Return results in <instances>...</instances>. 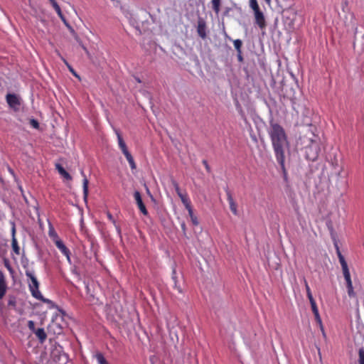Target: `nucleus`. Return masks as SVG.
Masks as SVG:
<instances>
[{
	"label": "nucleus",
	"mask_w": 364,
	"mask_h": 364,
	"mask_svg": "<svg viewBox=\"0 0 364 364\" xmlns=\"http://www.w3.org/2000/svg\"><path fill=\"white\" fill-rule=\"evenodd\" d=\"M198 33L202 38H206V33L205 31V24L203 23H199L198 26Z\"/></svg>",
	"instance_id": "nucleus-24"
},
{
	"label": "nucleus",
	"mask_w": 364,
	"mask_h": 364,
	"mask_svg": "<svg viewBox=\"0 0 364 364\" xmlns=\"http://www.w3.org/2000/svg\"><path fill=\"white\" fill-rule=\"evenodd\" d=\"M55 245L57 247V248L61 252V253L66 257V259L68 261V262L70 263V251L65 246L63 242L61 240H59L58 241H55Z\"/></svg>",
	"instance_id": "nucleus-8"
},
{
	"label": "nucleus",
	"mask_w": 364,
	"mask_h": 364,
	"mask_svg": "<svg viewBox=\"0 0 364 364\" xmlns=\"http://www.w3.org/2000/svg\"><path fill=\"white\" fill-rule=\"evenodd\" d=\"M55 168L56 170H58V173L66 180H72V176H70V174L68 171H66L65 169L60 164H55Z\"/></svg>",
	"instance_id": "nucleus-15"
},
{
	"label": "nucleus",
	"mask_w": 364,
	"mask_h": 364,
	"mask_svg": "<svg viewBox=\"0 0 364 364\" xmlns=\"http://www.w3.org/2000/svg\"><path fill=\"white\" fill-rule=\"evenodd\" d=\"M50 359L55 364H65L68 357L63 353L62 347L55 346L50 352Z\"/></svg>",
	"instance_id": "nucleus-5"
},
{
	"label": "nucleus",
	"mask_w": 364,
	"mask_h": 364,
	"mask_svg": "<svg viewBox=\"0 0 364 364\" xmlns=\"http://www.w3.org/2000/svg\"><path fill=\"white\" fill-rule=\"evenodd\" d=\"M186 210L188 212V215H189V217H190V218L191 220V222H192L193 225H195V226L198 225L199 222H198L197 216L195 215L194 213H193V210L192 206L191 205L189 207H187Z\"/></svg>",
	"instance_id": "nucleus-19"
},
{
	"label": "nucleus",
	"mask_w": 364,
	"mask_h": 364,
	"mask_svg": "<svg viewBox=\"0 0 364 364\" xmlns=\"http://www.w3.org/2000/svg\"><path fill=\"white\" fill-rule=\"evenodd\" d=\"M57 14H58V16H61L62 15H63L61 10L59 11L58 12H57Z\"/></svg>",
	"instance_id": "nucleus-47"
},
{
	"label": "nucleus",
	"mask_w": 364,
	"mask_h": 364,
	"mask_svg": "<svg viewBox=\"0 0 364 364\" xmlns=\"http://www.w3.org/2000/svg\"><path fill=\"white\" fill-rule=\"evenodd\" d=\"M304 284H305V287H306V295H307V297H308L309 300V301L314 300V297L312 296L310 287H309V286L308 284V282L306 280V279H304Z\"/></svg>",
	"instance_id": "nucleus-26"
},
{
	"label": "nucleus",
	"mask_w": 364,
	"mask_h": 364,
	"mask_svg": "<svg viewBox=\"0 0 364 364\" xmlns=\"http://www.w3.org/2000/svg\"><path fill=\"white\" fill-rule=\"evenodd\" d=\"M116 133L117 135L119 147L121 149L123 154L124 155V156L126 157L127 160L132 158L133 156H132L131 153L129 151L127 146L124 139H122L120 133L118 131H117Z\"/></svg>",
	"instance_id": "nucleus-6"
},
{
	"label": "nucleus",
	"mask_w": 364,
	"mask_h": 364,
	"mask_svg": "<svg viewBox=\"0 0 364 364\" xmlns=\"http://www.w3.org/2000/svg\"><path fill=\"white\" fill-rule=\"evenodd\" d=\"M250 6L254 12L255 23L260 29H264L267 26L266 20L263 12L260 10L257 1L250 0Z\"/></svg>",
	"instance_id": "nucleus-4"
},
{
	"label": "nucleus",
	"mask_w": 364,
	"mask_h": 364,
	"mask_svg": "<svg viewBox=\"0 0 364 364\" xmlns=\"http://www.w3.org/2000/svg\"><path fill=\"white\" fill-rule=\"evenodd\" d=\"M134 198L136 205H137L139 209L140 210V211L141 212V213L144 215H148L147 209H146L144 203H143L141 193L138 191H136L134 193Z\"/></svg>",
	"instance_id": "nucleus-7"
},
{
	"label": "nucleus",
	"mask_w": 364,
	"mask_h": 364,
	"mask_svg": "<svg viewBox=\"0 0 364 364\" xmlns=\"http://www.w3.org/2000/svg\"><path fill=\"white\" fill-rule=\"evenodd\" d=\"M80 45L85 52H87V48L82 44V43H81Z\"/></svg>",
	"instance_id": "nucleus-45"
},
{
	"label": "nucleus",
	"mask_w": 364,
	"mask_h": 364,
	"mask_svg": "<svg viewBox=\"0 0 364 364\" xmlns=\"http://www.w3.org/2000/svg\"><path fill=\"white\" fill-rule=\"evenodd\" d=\"M338 257L339 262H340L341 267H342L343 276L346 275V274H349L350 272H349V269L348 267L347 262H346L344 257L342 255V254L340 252V251L338 250Z\"/></svg>",
	"instance_id": "nucleus-13"
},
{
	"label": "nucleus",
	"mask_w": 364,
	"mask_h": 364,
	"mask_svg": "<svg viewBox=\"0 0 364 364\" xmlns=\"http://www.w3.org/2000/svg\"><path fill=\"white\" fill-rule=\"evenodd\" d=\"M8 304H9V306H15L16 302H15V301L11 299L9 301Z\"/></svg>",
	"instance_id": "nucleus-42"
},
{
	"label": "nucleus",
	"mask_w": 364,
	"mask_h": 364,
	"mask_svg": "<svg viewBox=\"0 0 364 364\" xmlns=\"http://www.w3.org/2000/svg\"><path fill=\"white\" fill-rule=\"evenodd\" d=\"M48 235L54 243L55 241L60 240L54 227L50 222H48Z\"/></svg>",
	"instance_id": "nucleus-14"
},
{
	"label": "nucleus",
	"mask_w": 364,
	"mask_h": 364,
	"mask_svg": "<svg viewBox=\"0 0 364 364\" xmlns=\"http://www.w3.org/2000/svg\"><path fill=\"white\" fill-rule=\"evenodd\" d=\"M264 1L267 3V4H268V5L271 4L272 0H264Z\"/></svg>",
	"instance_id": "nucleus-46"
},
{
	"label": "nucleus",
	"mask_w": 364,
	"mask_h": 364,
	"mask_svg": "<svg viewBox=\"0 0 364 364\" xmlns=\"http://www.w3.org/2000/svg\"><path fill=\"white\" fill-rule=\"evenodd\" d=\"M268 134L270 137L272 147L275 154L277 162L280 165L285 180L287 173L284 166L285 151L289 149V141L284 129L278 123L271 122Z\"/></svg>",
	"instance_id": "nucleus-1"
},
{
	"label": "nucleus",
	"mask_w": 364,
	"mask_h": 364,
	"mask_svg": "<svg viewBox=\"0 0 364 364\" xmlns=\"http://www.w3.org/2000/svg\"><path fill=\"white\" fill-rule=\"evenodd\" d=\"M203 165L205 166V169H206L208 172H210V166H209V165H208V164L207 161H206V160H203Z\"/></svg>",
	"instance_id": "nucleus-38"
},
{
	"label": "nucleus",
	"mask_w": 364,
	"mask_h": 364,
	"mask_svg": "<svg viewBox=\"0 0 364 364\" xmlns=\"http://www.w3.org/2000/svg\"><path fill=\"white\" fill-rule=\"evenodd\" d=\"M81 174L83 176V181H82L83 196H84V198L86 199L87 198V196H88V184H89V181L87 178V177L85 176L83 171H81Z\"/></svg>",
	"instance_id": "nucleus-18"
},
{
	"label": "nucleus",
	"mask_w": 364,
	"mask_h": 364,
	"mask_svg": "<svg viewBox=\"0 0 364 364\" xmlns=\"http://www.w3.org/2000/svg\"><path fill=\"white\" fill-rule=\"evenodd\" d=\"M359 364H364V349L359 350Z\"/></svg>",
	"instance_id": "nucleus-33"
},
{
	"label": "nucleus",
	"mask_w": 364,
	"mask_h": 364,
	"mask_svg": "<svg viewBox=\"0 0 364 364\" xmlns=\"http://www.w3.org/2000/svg\"><path fill=\"white\" fill-rule=\"evenodd\" d=\"M28 327L33 333L36 330L35 328V323L33 321H28Z\"/></svg>",
	"instance_id": "nucleus-35"
},
{
	"label": "nucleus",
	"mask_w": 364,
	"mask_h": 364,
	"mask_svg": "<svg viewBox=\"0 0 364 364\" xmlns=\"http://www.w3.org/2000/svg\"><path fill=\"white\" fill-rule=\"evenodd\" d=\"M226 193H227V199H228V201L229 205H230V209L231 212L232 213V214H234L235 215H237L238 214L237 203L235 202L233 197L232 196V193L229 191H227Z\"/></svg>",
	"instance_id": "nucleus-11"
},
{
	"label": "nucleus",
	"mask_w": 364,
	"mask_h": 364,
	"mask_svg": "<svg viewBox=\"0 0 364 364\" xmlns=\"http://www.w3.org/2000/svg\"><path fill=\"white\" fill-rule=\"evenodd\" d=\"M8 170L11 175L14 176V171L11 167L8 166Z\"/></svg>",
	"instance_id": "nucleus-43"
},
{
	"label": "nucleus",
	"mask_w": 364,
	"mask_h": 364,
	"mask_svg": "<svg viewBox=\"0 0 364 364\" xmlns=\"http://www.w3.org/2000/svg\"><path fill=\"white\" fill-rule=\"evenodd\" d=\"M30 124L33 127V128H36V129H38L39 127V123L38 122L37 120L36 119H31L30 121Z\"/></svg>",
	"instance_id": "nucleus-36"
},
{
	"label": "nucleus",
	"mask_w": 364,
	"mask_h": 364,
	"mask_svg": "<svg viewBox=\"0 0 364 364\" xmlns=\"http://www.w3.org/2000/svg\"><path fill=\"white\" fill-rule=\"evenodd\" d=\"M181 229H182V231H183V234L186 235V226L185 223H181Z\"/></svg>",
	"instance_id": "nucleus-41"
},
{
	"label": "nucleus",
	"mask_w": 364,
	"mask_h": 364,
	"mask_svg": "<svg viewBox=\"0 0 364 364\" xmlns=\"http://www.w3.org/2000/svg\"><path fill=\"white\" fill-rule=\"evenodd\" d=\"M53 1V2L52 6H53V9H55V11H56V13H57V12H58L59 11H60L61 9H60V8L59 5L58 4V3L56 2V1Z\"/></svg>",
	"instance_id": "nucleus-37"
},
{
	"label": "nucleus",
	"mask_w": 364,
	"mask_h": 364,
	"mask_svg": "<svg viewBox=\"0 0 364 364\" xmlns=\"http://www.w3.org/2000/svg\"><path fill=\"white\" fill-rule=\"evenodd\" d=\"M172 279H173V280L174 282V287L178 290V291L179 293H181L182 292L181 288L180 287L177 286L176 272L175 269L173 270Z\"/></svg>",
	"instance_id": "nucleus-30"
},
{
	"label": "nucleus",
	"mask_w": 364,
	"mask_h": 364,
	"mask_svg": "<svg viewBox=\"0 0 364 364\" xmlns=\"http://www.w3.org/2000/svg\"><path fill=\"white\" fill-rule=\"evenodd\" d=\"M60 58L64 62V63L67 65L69 70L73 73V75H75L76 77L80 78L79 75L76 73L75 70L73 68V67L68 63V61L62 56H60Z\"/></svg>",
	"instance_id": "nucleus-27"
},
{
	"label": "nucleus",
	"mask_w": 364,
	"mask_h": 364,
	"mask_svg": "<svg viewBox=\"0 0 364 364\" xmlns=\"http://www.w3.org/2000/svg\"><path fill=\"white\" fill-rule=\"evenodd\" d=\"M178 197L181 198V202L183 203L186 208L191 205V200L188 196V194L186 192L183 193L182 194H179Z\"/></svg>",
	"instance_id": "nucleus-20"
},
{
	"label": "nucleus",
	"mask_w": 364,
	"mask_h": 364,
	"mask_svg": "<svg viewBox=\"0 0 364 364\" xmlns=\"http://www.w3.org/2000/svg\"><path fill=\"white\" fill-rule=\"evenodd\" d=\"M233 44L235 46V48L236 49L237 53H241V48L242 46V42L240 39H236L233 41Z\"/></svg>",
	"instance_id": "nucleus-28"
},
{
	"label": "nucleus",
	"mask_w": 364,
	"mask_h": 364,
	"mask_svg": "<svg viewBox=\"0 0 364 364\" xmlns=\"http://www.w3.org/2000/svg\"><path fill=\"white\" fill-rule=\"evenodd\" d=\"M171 183L175 188L177 195L179 196V194H182L183 193L181 191L178 183L175 180H172Z\"/></svg>",
	"instance_id": "nucleus-31"
},
{
	"label": "nucleus",
	"mask_w": 364,
	"mask_h": 364,
	"mask_svg": "<svg viewBox=\"0 0 364 364\" xmlns=\"http://www.w3.org/2000/svg\"><path fill=\"white\" fill-rule=\"evenodd\" d=\"M211 2L213 11L218 14L220 9V0H211Z\"/></svg>",
	"instance_id": "nucleus-25"
},
{
	"label": "nucleus",
	"mask_w": 364,
	"mask_h": 364,
	"mask_svg": "<svg viewBox=\"0 0 364 364\" xmlns=\"http://www.w3.org/2000/svg\"><path fill=\"white\" fill-rule=\"evenodd\" d=\"M57 14H58V16H61L62 15H63L61 10L59 11L58 12H57Z\"/></svg>",
	"instance_id": "nucleus-48"
},
{
	"label": "nucleus",
	"mask_w": 364,
	"mask_h": 364,
	"mask_svg": "<svg viewBox=\"0 0 364 364\" xmlns=\"http://www.w3.org/2000/svg\"><path fill=\"white\" fill-rule=\"evenodd\" d=\"M98 364H109L102 353H97L95 355Z\"/></svg>",
	"instance_id": "nucleus-23"
},
{
	"label": "nucleus",
	"mask_w": 364,
	"mask_h": 364,
	"mask_svg": "<svg viewBox=\"0 0 364 364\" xmlns=\"http://www.w3.org/2000/svg\"><path fill=\"white\" fill-rule=\"evenodd\" d=\"M127 161L129 162V164L132 170H134L136 168V165L133 157L128 159Z\"/></svg>",
	"instance_id": "nucleus-34"
},
{
	"label": "nucleus",
	"mask_w": 364,
	"mask_h": 364,
	"mask_svg": "<svg viewBox=\"0 0 364 364\" xmlns=\"http://www.w3.org/2000/svg\"><path fill=\"white\" fill-rule=\"evenodd\" d=\"M107 216L109 219V220L110 222H112L113 223V225H114L115 228H116V230L117 231L118 234L120 235L121 234V228H120V226L118 225L117 224V222L116 220H114V218H113L112 215L108 211L107 213Z\"/></svg>",
	"instance_id": "nucleus-22"
},
{
	"label": "nucleus",
	"mask_w": 364,
	"mask_h": 364,
	"mask_svg": "<svg viewBox=\"0 0 364 364\" xmlns=\"http://www.w3.org/2000/svg\"><path fill=\"white\" fill-rule=\"evenodd\" d=\"M60 18V19L64 22V23L70 28V27H71L67 22L66 19H65V17L64 16V15H62L61 16H59Z\"/></svg>",
	"instance_id": "nucleus-39"
},
{
	"label": "nucleus",
	"mask_w": 364,
	"mask_h": 364,
	"mask_svg": "<svg viewBox=\"0 0 364 364\" xmlns=\"http://www.w3.org/2000/svg\"><path fill=\"white\" fill-rule=\"evenodd\" d=\"M237 60L240 63H242L243 61V57L242 55V52L241 53H237Z\"/></svg>",
	"instance_id": "nucleus-40"
},
{
	"label": "nucleus",
	"mask_w": 364,
	"mask_h": 364,
	"mask_svg": "<svg viewBox=\"0 0 364 364\" xmlns=\"http://www.w3.org/2000/svg\"><path fill=\"white\" fill-rule=\"evenodd\" d=\"M310 301L311 309H312V311H313V313L314 314L316 321L320 325L321 329V331H322L323 334L325 335L324 329H323V325H322L321 318L320 315H319V312H318V309L316 301L314 299V300H311V301Z\"/></svg>",
	"instance_id": "nucleus-9"
},
{
	"label": "nucleus",
	"mask_w": 364,
	"mask_h": 364,
	"mask_svg": "<svg viewBox=\"0 0 364 364\" xmlns=\"http://www.w3.org/2000/svg\"><path fill=\"white\" fill-rule=\"evenodd\" d=\"M26 276L28 279V287L31 295L36 299L43 301L45 303H49L50 300L44 299L41 291H39V282L33 273L31 271L26 269Z\"/></svg>",
	"instance_id": "nucleus-3"
},
{
	"label": "nucleus",
	"mask_w": 364,
	"mask_h": 364,
	"mask_svg": "<svg viewBox=\"0 0 364 364\" xmlns=\"http://www.w3.org/2000/svg\"><path fill=\"white\" fill-rule=\"evenodd\" d=\"M70 31L71 32V33L73 35L75 41L79 43V44H81L82 43V41L81 39L80 38V37L78 36V35L75 33V31H74V29L72 28V27H70Z\"/></svg>",
	"instance_id": "nucleus-32"
},
{
	"label": "nucleus",
	"mask_w": 364,
	"mask_h": 364,
	"mask_svg": "<svg viewBox=\"0 0 364 364\" xmlns=\"http://www.w3.org/2000/svg\"><path fill=\"white\" fill-rule=\"evenodd\" d=\"M304 143L307 144L304 147L305 156L306 159L314 161L319 155L321 149L319 141L317 140L309 139V137H304Z\"/></svg>",
	"instance_id": "nucleus-2"
},
{
	"label": "nucleus",
	"mask_w": 364,
	"mask_h": 364,
	"mask_svg": "<svg viewBox=\"0 0 364 364\" xmlns=\"http://www.w3.org/2000/svg\"><path fill=\"white\" fill-rule=\"evenodd\" d=\"M80 45L85 52H87V48L82 44V43H81Z\"/></svg>",
	"instance_id": "nucleus-44"
},
{
	"label": "nucleus",
	"mask_w": 364,
	"mask_h": 364,
	"mask_svg": "<svg viewBox=\"0 0 364 364\" xmlns=\"http://www.w3.org/2000/svg\"><path fill=\"white\" fill-rule=\"evenodd\" d=\"M36 337L38 338L41 343H43L45 342L47 338L46 333L45 332L44 329L42 328L36 329L34 332Z\"/></svg>",
	"instance_id": "nucleus-17"
},
{
	"label": "nucleus",
	"mask_w": 364,
	"mask_h": 364,
	"mask_svg": "<svg viewBox=\"0 0 364 364\" xmlns=\"http://www.w3.org/2000/svg\"><path fill=\"white\" fill-rule=\"evenodd\" d=\"M6 102L10 107L16 109L21 104L18 97L15 94L9 93L6 97Z\"/></svg>",
	"instance_id": "nucleus-10"
},
{
	"label": "nucleus",
	"mask_w": 364,
	"mask_h": 364,
	"mask_svg": "<svg viewBox=\"0 0 364 364\" xmlns=\"http://www.w3.org/2000/svg\"><path fill=\"white\" fill-rule=\"evenodd\" d=\"M4 264L5 266V267L8 269V271L10 272V274H13L14 273V270L13 269L11 264H10V262L8 259H4Z\"/></svg>",
	"instance_id": "nucleus-29"
},
{
	"label": "nucleus",
	"mask_w": 364,
	"mask_h": 364,
	"mask_svg": "<svg viewBox=\"0 0 364 364\" xmlns=\"http://www.w3.org/2000/svg\"><path fill=\"white\" fill-rule=\"evenodd\" d=\"M6 292V284L2 272H0V299H2Z\"/></svg>",
	"instance_id": "nucleus-16"
},
{
	"label": "nucleus",
	"mask_w": 364,
	"mask_h": 364,
	"mask_svg": "<svg viewBox=\"0 0 364 364\" xmlns=\"http://www.w3.org/2000/svg\"><path fill=\"white\" fill-rule=\"evenodd\" d=\"M15 230H14V232ZM11 247H12V250L14 251V252L17 255H20V247L18 245V242H17V240L16 239V237H14V235H13V238H12V241H11Z\"/></svg>",
	"instance_id": "nucleus-21"
},
{
	"label": "nucleus",
	"mask_w": 364,
	"mask_h": 364,
	"mask_svg": "<svg viewBox=\"0 0 364 364\" xmlns=\"http://www.w3.org/2000/svg\"><path fill=\"white\" fill-rule=\"evenodd\" d=\"M345 280L346 282V287L348 290V294L350 297H354L355 293L353 290V283L350 278V274L344 275Z\"/></svg>",
	"instance_id": "nucleus-12"
}]
</instances>
